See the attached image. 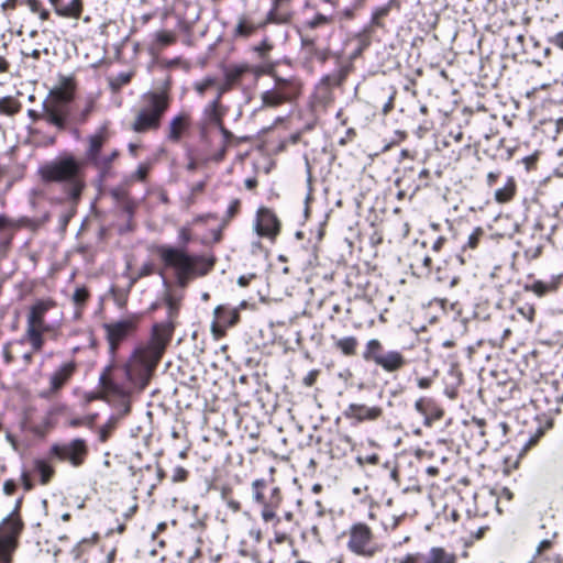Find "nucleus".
Instances as JSON below:
<instances>
[{"mask_svg":"<svg viewBox=\"0 0 563 563\" xmlns=\"http://www.w3.org/2000/svg\"><path fill=\"white\" fill-rule=\"evenodd\" d=\"M174 328L172 321L155 324L148 343L134 350L124 365L125 378L131 386L139 390L146 388L172 339Z\"/></svg>","mask_w":563,"mask_h":563,"instance_id":"nucleus-1","label":"nucleus"},{"mask_svg":"<svg viewBox=\"0 0 563 563\" xmlns=\"http://www.w3.org/2000/svg\"><path fill=\"white\" fill-rule=\"evenodd\" d=\"M158 255L164 264L175 271L177 283L185 287L188 282L207 274L213 266V261L202 256H190L181 249L161 246Z\"/></svg>","mask_w":563,"mask_h":563,"instance_id":"nucleus-2","label":"nucleus"},{"mask_svg":"<svg viewBox=\"0 0 563 563\" xmlns=\"http://www.w3.org/2000/svg\"><path fill=\"white\" fill-rule=\"evenodd\" d=\"M170 97L166 89L148 91L142 96L140 109L132 123L135 132L157 130L169 108Z\"/></svg>","mask_w":563,"mask_h":563,"instance_id":"nucleus-3","label":"nucleus"},{"mask_svg":"<svg viewBox=\"0 0 563 563\" xmlns=\"http://www.w3.org/2000/svg\"><path fill=\"white\" fill-rule=\"evenodd\" d=\"M54 307L53 300H38L31 306L27 312L25 336L34 352L42 350L43 334L54 330V327L45 321L46 313Z\"/></svg>","mask_w":563,"mask_h":563,"instance_id":"nucleus-4","label":"nucleus"},{"mask_svg":"<svg viewBox=\"0 0 563 563\" xmlns=\"http://www.w3.org/2000/svg\"><path fill=\"white\" fill-rule=\"evenodd\" d=\"M82 167L81 161L76 159L73 155H64L45 165L41 173L45 180L73 181L79 177Z\"/></svg>","mask_w":563,"mask_h":563,"instance_id":"nucleus-5","label":"nucleus"},{"mask_svg":"<svg viewBox=\"0 0 563 563\" xmlns=\"http://www.w3.org/2000/svg\"><path fill=\"white\" fill-rule=\"evenodd\" d=\"M347 549L360 556L373 558L380 548L373 541V532L365 523H355L349 530Z\"/></svg>","mask_w":563,"mask_h":563,"instance_id":"nucleus-6","label":"nucleus"},{"mask_svg":"<svg viewBox=\"0 0 563 563\" xmlns=\"http://www.w3.org/2000/svg\"><path fill=\"white\" fill-rule=\"evenodd\" d=\"M137 323L139 317L132 316L103 324L106 339L109 345V353L112 360L114 358L120 344L136 331Z\"/></svg>","mask_w":563,"mask_h":563,"instance_id":"nucleus-7","label":"nucleus"},{"mask_svg":"<svg viewBox=\"0 0 563 563\" xmlns=\"http://www.w3.org/2000/svg\"><path fill=\"white\" fill-rule=\"evenodd\" d=\"M300 93V84L294 79H277L274 88L262 93V107L275 108L289 102Z\"/></svg>","mask_w":563,"mask_h":563,"instance_id":"nucleus-8","label":"nucleus"},{"mask_svg":"<svg viewBox=\"0 0 563 563\" xmlns=\"http://www.w3.org/2000/svg\"><path fill=\"white\" fill-rule=\"evenodd\" d=\"M21 530L22 522L16 517H8L0 523V563H12Z\"/></svg>","mask_w":563,"mask_h":563,"instance_id":"nucleus-9","label":"nucleus"},{"mask_svg":"<svg viewBox=\"0 0 563 563\" xmlns=\"http://www.w3.org/2000/svg\"><path fill=\"white\" fill-rule=\"evenodd\" d=\"M52 452L62 461H68L74 466L82 464L87 455V445L85 440L75 439L68 443L55 444Z\"/></svg>","mask_w":563,"mask_h":563,"instance_id":"nucleus-10","label":"nucleus"},{"mask_svg":"<svg viewBox=\"0 0 563 563\" xmlns=\"http://www.w3.org/2000/svg\"><path fill=\"white\" fill-rule=\"evenodd\" d=\"M213 321L211 323V333L214 339H221L229 327L238 323L240 314L238 309H230L225 306H218L213 310Z\"/></svg>","mask_w":563,"mask_h":563,"instance_id":"nucleus-11","label":"nucleus"},{"mask_svg":"<svg viewBox=\"0 0 563 563\" xmlns=\"http://www.w3.org/2000/svg\"><path fill=\"white\" fill-rule=\"evenodd\" d=\"M114 369L113 360L110 362L108 366L103 368L99 376V387H100V396L99 398L106 400L109 397H126L129 395V390L126 386L118 384L114 382L112 377V372Z\"/></svg>","mask_w":563,"mask_h":563,"instance_id":"nucleus-12","label":"nucleus"},{"mask_svg":"<svg viewBox=\"0 0 563 563\" xmlns=\"http://www.w3.org/2000/svg\"><path fill=\"white\" fill-rule=\"evenodd\" d=\"M383 413V409L378 406L368 407L362 404H351L344 411V417L354 419L357 422L377 420Z\"/></svg>","mask_w":563,"mask_h":563,"instance_id":"nucleus-13","label":"nucleus"},{"mask_svg":"<svg viewBox=\"0 0 563 563\" xmlns=\"http://www.w3.org/2000/svg\"><path fill=\"white\" fill-rule=\"evenodd\" d=\"M255 230L258 235L274 236L279 230V223L276 216L266 208H261L257 212Z\"/></svg>","mask_w":563,"mask_h":563,"instance_id":"nucleus-14","label":"nucleus"},{"mask_svg":"<svg viewBox=\"0 0 563 563\" xmlns=\"http://www.w3.org/2000/svg\"><path fill=\"white\" fill-rule=\"evenodd\" d=\"M189 125L190 114L188 112L181 111L175 115L168 124V140L172 142H178Z\"/></svg>","mask_w":563,"mask_h":563,"instance_id":"nucleus-15","label":"nucleus"},{"mask_svg":"<svg viewBox=\"0 0 563 563\" xmlns=\"http://www.w3.org/2000/svg\"><path fill=\"white\" fill-rule=\"evenodd\" d=\"M76 371V364L74 362L64 363L58 367L51 376L49 384L51 390H59L73 376Z\"/></svg>","mask_w":563,"mask_h":563,"instance_id":"nucleus-16","label":"nucleus"},{"mask_svg":"<svg viewBox=\"0 0 563 563\" xmlns=\"http://www.w3.org/2000/svg\"><path fill=\"white\" fill-rule=\"evenodd\" d=\"M282 504V494L278 487H274L271 492L269 503L262 505L261 516L265 522L275 520L276 523L279 522V518L276 516V510L279 508Z\"/></svg>","mask_w":563,"mask_h":563,"instance_id":"nucleus-17","label":"nucleus"},{"mask_svg":"<svg viewBox=\"0 0 563 563\" xmlns=\"http://www.w3.org/2000/svg\"><path fill=\"white\" fill-rule=\"evenodd\" d=\"M74 90V80L71 78H63L59 87L53 91L49 102L65 107L73 99Z\"/></svg>","mask_w":563,"mask_h":563,"instance_id":"nucleus-18","label":"nucleus"},{"mask_svg":"<svg viewBox=\"0 0 563 563\" xmlns=\"http://www.w3.org/2000/svg\"><path fill=\"white\" fill-rule=\"evenodd\" d=\"M375 364L386 372H395L405 365V358L399 352L390 351L386 354H382L379 358L376 360Z\"/></svg>","mask_w":563,"mask_h":563,"instance_id":"nucleus-19","label":"nucleus"},{"mask_svg":"<svg viewBox=\"0 0 563 563\" xmlns=\"http://www.w3.org/2000/svg\"><path fill=\"white\" fill-rule=\"evenodd\" d=\"M108 135L104 129L99 130L97 133L89 137V146L87 150V157L95 163L99 156L100 151L107 142Z\"/></svg>","mask_w":563,"mask_h":563,"instance_id":"nucleus-20","label":"nucleus"},{"mask_svg":"<svg viewBox=\"0 0 563 563\" xmlns=\"http://www.w3.org/2000/svg\"><path fill=\"white\" fill-rule=\"evenodd\" d=\"M66 114L67 112L63 106L49 102L45 107L46 120L58 128L64 126Z\"/></svg>","mask_w":563,"mask_h":563,"instance_id":"nucleus-21","label":"nucleus"},{"mask_svg":"<svg viewBox=\"0 0 563 563\" xmlns=\"http://www.w3.org/2000/svg\"><path fill=\"white\" fill-rule=\"evenodd\" d=\"M424 563H457L456 555L444 548L433 547L428 553Z\"/></svg>","mask_w":563,"mask_h":563,"instance_id":"nucleus-22","label":"nucleus"},{"mask_svg":"<svg viewBox=\"0 0 563 563\" xmlns=\"http://www.w3.org/2000/svg\"><path fill=\"white\" fill-rule=\"evenodd\" d=\"M562 275H559L558 277L553 278V280L550 284H545L543 282H534L532 285H526L525 289L528 291L534 292L537 296L541 297L545 295L549 291L555 290L558 285L561 283Z\"/></svg>","mask_w":563,"mask_h":563,"instance_id":"nucleus-23","label":"nucleus"},{"mask_svg":"<svg viewBox=\"0 0 563 563\" xmlns=\"http://www.w3.org/2000/svg\"><path fill=\"white\" fill-rule=\"evenodd\" d=\"M82 12L81 0H70L68 4L57 8V14L64 18L78 19Z\"/></svg>","mask_w":563,"mask_h":563,"instance_id":"nucleus-24","label":"nucleus"},{"mask_svg":"<svg viewBox=\"0 0 563 563\" xmlns=\"http://www.w3.org/2000/svg\"><path fill=\"white\" fill-rule=\"evenodd\" d=\"M516 192V184L512 178L508 179L507 184L495 191V200L498 203H506L512 199Z\"/></svg>","mask_w":563,"mask_h":563,"instance_id":"nucleus-25","label":"nucleus"},{"mask_svg":"<svg viewBox=\"0 0 563 563\" xmlns=\"http://www.w3.org/2000/svg\"><path fill=\"white\" fill-rule=\"evenodd\" d=\"M382 351V344L378 340L372 339L367 342L365 351L363 353V357L366 361H373L376 363V360L379 358Z\"/></svg>","mask_w":563,"mask_h":563,"instance_id":"nucleus-26","label":"nucleus"},{"mask_svg":"<svg viewBox=\"0 0 563 563\" xmlns=\"http://www.w3.org/2000/svg\"><path fill=\"white\" fill-rule=\"evenodd\" d=\"M265 488H266V482L264 479H255L252 483L253 499L261 506L269 503V498H266L264 495Z\"/></svg>","mask_w":563,"mask_h":563,"instance_id":"nucleus-27","label":"nucleus"},{"mask_svg":"<svg viewBox=\"0 0 563 563\" xmlns=\"http://www.w3.org/2000/svg\"><path fill=\"white\" fill-rule=\"evenodd\" d=\"M335 346L344 355H354L356 352L357 340L354 336H345V338L339 339L335 342Z\"/></svg>","mask_w":563,"mask_h":563,"instance_id":"nucleus-28","label":"nucleus"},{"mask_svg":"<svg viewBox=\"0 0 563 563\" xmlns=\"http://www.w3.org/2000/svg\"><path fill=\"white\" fill-rule=\"evenodd\" d=\"M119 153L113 150L110 154L100 155L99 158L93 163L103 174H106L112 165V162L118 157Z\"/></svg>","mask_w":563,"mask_h":563,"instance_id":"nucleus-29","label":"nucleus"},{"mask_svg":"<svg viewBox=\"0 0 563 563\" xmlns=\"http://www.w3.org/2000/svg\"><path fill=\"white\" fill-rule=\"evenodd\" d=\"M20 110V104L13 98L5 97L0 99V112L11 115Z\"/></svg>","mask_w":563,"mask_h":563,"instance_id":"nucleus-30","label":"nucleus"},{"mask_svg":"<svg viewBox=\"0 0 563 563\" xmlns=\"http://www.w3.org/2000/svg\"><path fill=\"white\" fill-rule=\"evenodd\" d=\"M219 98L220 95H218L217 99L212 101L210 104H208V107L205 110L208 120L214 124H220L221 113L218 108Z\"/></svg>","mask_w":563,"mask_h":563,"instance_id":"nucleus-31","label":"nucleus"},{"mask_svg":"<svg viewBox=\"0 0 563 563\" xmlns=\"http://www.w3.org/2000/svg\"><path fill=\"white\" fill-rule=\"evenodd\" d=\"M256 30V26L246 20L245 18L240 19L236 27L235 34L240 36H249Z\"/></svg>","mask_w":563,"mask_h":563,"instance_id":"nucleus-32","label":"nucleus"},{"mask_svg":"<svg viewBox=\"0 0 563 563\" xmlns=\"http://www.w3.org/2000/svg\"><path fill=\"white\" fill-rule=\"evenodd\" d=\"M118 419L115 417H111L104 426H102L99 430V439L101 442H106L112 430L115 428Z\"/></svg>","mask_w":563,"mask_h":563,"instance_id":"nucleus-33","label":"nucleus"},{"mask_svg":"<svg viewBox=\"0 0 563 563\" xmlns=\"http://www.w3.org/2000/svg\"><path fill=\"white\" fill-rule=\"evenodd\" d=\"M523 319L528 322L532 323L536 316V308L533 305L525 303L517 308L516 310Z\"/></svg>","mask_w":563,"mask_h":563,"instance_id":"nucleus-34","label":"nucleus"},{"mask_svg":"<svg viewBox=\"0 0 563 563\" xmlns=\"http://www.w3.org/2000/svg\"><path fill=\"white\" fill-rule=\"evenodd\" d=\"M156 41L159 47H165L173 44L176 41V36L173 32L161 31L156 33Z\"/></svg>","mask_w":563,"mask_h":563,"instance_id":"nucleus-35","label":"nucleus"},{"mask_svg":"<svg viewBox=\"0 0 563 563\" xmlns=\"http://www.w3.org/2000/svg\"><path fill=\"white\" fill-rule=\"evenodd\" d=\"M36 470L41 475L42 484H46L53 475V468L45 462L40 461L36 463Z\"/></svg>","mask_w":563,"mask_h":563,"instance_id":"nucleus-36","label":"nucleus"},{"mask_svg":"<svg viewBox=\"0 0 563 563\" xmlns=\"http://www.w3.org/2000/svg\"><path fill=\"white\" fill-rule=\"evenodd\" d=\"M150 165L148 164H140L136 170L131 175L132 180L143 181L148 173Z\"/></svg>","mask_w":563,"mask_h":563,"instance_id":"nucleus-37","label":"nucleus"},{"mask_svg":"<svg viewBox=\"0 0 563 563\" xmlns=\"http://www.w3.org/2000/svg\"><path fill=\"white\" fill-rule=\"evenodd\" d=\"M389 12L388 7L378 8L372 15V24L376 26H382L380 20L386 16Z\"/></svg>","mask_w":563,"mask_h":563,"instance_id":"nucleus-38","label":"nucleus"},{"mask_svg":"<svg viewBox=\"0 0 563 563\" xmlns=\"http://www.w3.org/2000/svg\"><path fill=\"white\" fill-rule=\"evenodd\" d=\"M482 235H483V229L482 228H476L472 232V234L468 236L466 246L470 247V249H475L477 246L478 241H479Z\"/></svg>","mask_w":563,"mask_h":563,"instance_id":"nucleus-39","label":"nucleus"},{"mask_svg":"<svg viewBox=\"0 0 563 563\" xmlns=\"http://www.w3.org/2000/svg\"><path fill=\"white\" fill-rule=\"evenodd\" d=\"M216 84L214 79L206 78L195 85V89L199 95H203L209 88Z\"/></svg>","mask_w":563,"mask_h":563,"instance_id":"nucleus-40","label":"nucleus"},{"mask_svg":"<svg viewBox=\"0 0 563 563\" xmlns=\"http://www.w3.org/2000/svg\"><path fill=\"white\" fill-rule=\"evenodd\" d=\"M88 298V291L86 288H77L73 295V300L76 305L86 302Z\"/></svg>","mask_w":563,"mask_h":563,"instance_id":"nucleus-41","label":"nucleus"},{"mask_svg":"<svg viewBox=\"0 0 563 563\" xmlns=\"http://www.w3.org/2000/svg\"><path fill=\"white\" fill-rule=\"evenodd\" d=\"M188 472L184 467H176L173 472V482H184L187 478Z\"/></svg>","mask_w":563,"mask_h":563,"instance_id":"nucleus-42","label":"nucleus"},{"mask_svg":"<svg viewBox=\"0 0 563 563\" xmlns=\"http://www.w3.org/2000/svg\"><path fill=\"white\" fill-rule=\"evenodd\" d=\"M319 375V371L318 369H312L302 379L303 384L308 387L312 386L316 380H317V377Z\"/></svg>","mask_w":563,"mask_h":563,"instance_id":"nucleus-43","label":"nucleus"},{"mask_svg":"<svg viewBox=\"0 0 563 563\" xmlns=\"http://www.w3.org/2000/svg\"><path fill=\"white\" fill-rule=\"evenodd\" d=\"M242 73H243L242 68H236V69H233V70L229 71L228 76H227L228 81L230 84H234L235 81H238V79L240 78Z\"/></svg>","mask_w":563,"mask_h":563,"instance_id":"nucleus-44","label":"nucleus"},{"mask_svg":"<svg viewBox=\"0 0 563 563\" xmlns=\"http://www.w3.org/2000/svg\"><path fill=\"white\" fill-rule=\"evenodd\" d=\"M239 208H240V201L239 200H233L231 201L229 208H228V216L229 218H233L238 211H239Z\"/></svg>","mask_w":563,"mask_h":563,"instance_id":"nucleus-45","label":"nucleus"},{"mask_svg":"<svg viewBox=\"0 0 563 563\" xmlns=\"http://www.w3.org/2000/svg\"><path fill=\"white\" fill-rule=\"evenodd\" d=\"M73 184V188H71V197L74 199L78 198L79 195H80V191H81V184L78 181V178L76 180H73L70 181Z\"/></svg>","mask_w":563,"mask_h":563,"instance_id":"nucleus-46","label":"nucleus"},{"mask_svg":"<svg viewBox=\"0 0 563 563\" xmlns=\"http://www.w3.org/2000/svg\"><path fill=\"white\" fill-rule=\"evenodd\" d=\"M24 2L33 13L40 12V9L42 8L38 0H24Z\"/></svg>","mask_w":563,"mask_h":563,"instance_id":"nucleus-47","label":"nucleus"},{"mask_svg":"<svg viewBox=\"0 0 563 563\" xmlns=\"http://www.w3.org/2000/svg\"><path fill=\"white\" fill-rule=\"evenodd\" d=\"M3 357L5 360V363H11L14 358V355L11 351V344H7L4 347H3Z\"/></svg>","mask_w":563,"mask_h":563,"instance_id":"nucleus-48","label":"nucleus"},{"mask_svg":"<svg viewBox=\"0 0 563 563\" xmlns=\"http://www.w3.org/2000/svg\"><path fill=\"white\" fill-rule=\"evenodd\" d=\"M327 22H328V19L324 15H318V16H316L313 20H311L309 22V25L311 27H317V26H319V25H321L323 23H327Z\"/></svg>","mask_w":563,"mask_h":563,"instance_id":"nucleus-49","label":"nucleus"},{"mask_svg":"<svg viewBox=\"0 0 563 563\" xmlns=\"http://www.w3.org/2000/svg\"><path fill=\"white\" fill-rule=\"evenodd\" d=\"M551 43L559 48L563 49V31L558 33L554 37L551 38Z\"/></svg>","mask_w":563,"mask_h":563,"instance_id":"nucleus-50","label":"nucleus"},{"mask_svg":"<svg viewBox=\"0 0 563 563\" xmlns=\"http://www.w3.org/2000/svg\"><path fill=\"white\" fill-rule=\"evenodd\" d=\"M419 554H407L398 563H418Z\"/></svg>","mask_w":563,"mask_h":563,"instance_id":"nucleus-51","label":"nucleus"},{"mask_svg":"<svg viewBox=\"0 0 563 563\" xmlns=\"http://www.w3.org/2000/svg\"><path fill=\"white\" fill-rule=\"evenodd\" d=\"M552 545L551 541L550 540H542L538 548H537V554H541L542 552H544L545 550L550 549Z\"/></svg>","mask_w":563,"mask_h":563,"instance_id":"nucleus-52","label":"nucleus"},{"mask_svg":"<svg viewBox=\"0 0 563 563\" xmlns=\"http://www.w3.org/2000/svg\"><path fill=\"white\" fill-rule=\"evenodd\" d=\"M424 404H426V401H424V399H423V398L418 399V400L416 401V404H415V408H416V410H417L419 413L423 415V416H426V415H427V410H426Z\"/></svg>","mask_w":563,"mask_h":563,"instance_id":"nucleus-53","label":"nucleus"},{"mask_svg":"<svg viewBox=\"0 0 563 563\" xmlns=\"http://www.w3.org/2000/svg\"><path fill=\"white\" fill-rule=\"evenodd\" d=\"M166 302H167L168 308H169V316L172 317V316H173V313H174V312L176 311V309H177V303H176V301L174 300V298H173V297H170V296H167V298H166Z\"/></svg>","mask_w":563,"mask_h":563,"instance_id":"nucleus-54","label":"nucleus"},{"mask_svg":"<svg viewBox=\"0 0 563 563\" xmlns=\"http://www.w3.org/2000/svg\"><path fill=\"white\" fill-rule=\"evenodd\" d=\"M5 440L10 443L11 448L14 450V451H18L19 450V445H18V442L15 440V438L11 434V433H7L5 434Z\"/></svg>","mask_w":563,"mask_h":563,"instance_id":"nucleus-55","label":"nucleus"},{"mask_svg":"<svg viewBox=\"0 0 563 563\" xmlns=\"http://www.w3.org/2000/svg\"><path fill=\"white\" fill-rule=\"evenodd\" d=\"M430 385H431V379L429 377H421V378L418 379V386L421 389L429 388Z\"/></svg>","mask_w":563,"mask_h":563,"instance_id":"nucleus-56","label":"nucleus"},{"mask_svg":"<svg viewBox=\"0 0 563 563\" xmlns=\"http://www.w3.org/2000/svg\"><path fill=\"white\" fill-rule=\"evenodd\" d=\"M152 272H153V265L147 263L142 266L139 276H146V275H150Z\"/></svg>","mask_w":563,"mask_h":563,"instance_id":"nucleus-57","label":"nucleus"},{"mask_svg":"<svg viewBox=\"0 0 563 563\" xmlns=\"http://www.w3.org/2000/svg\"><path fill=\"white\" fill-rule=\"evenodd\" d=\"M287 540V536L284 532H275V542L278 544L284 543Z\"/></svg>","mask_w":563,"mask_h":563,"instance_id":"nucleus-58","label":"nucleus"},{"mask_svg":"<svg viewBox=\"0 0 563 563\" xmlns=\"http://www.w3.org/2000/svg\"><path fill=\"white\" fill-rule=\"evenodd\" d=\"M14 487H15L14 483L5 482L4 486H3L4 493L7 495H11L13 493V490H14Z\"/></svg>","mask_w":563,"mask_h":563,"instance_id":"nucleus-59","label":"nucleus"},{"mask_svg":"<svg viewBox=\"0 0 563 563\" xmlns=\"http://www.w3.org/2000/svg\"><path fill=\"white\" fill-rule=\"evenodd\" d=\"M498 178V173L490 172L487 174V183L489 186H492L496 179Z\"/></svg>","mask_w":563,"mask_h":563,"instance_id":"nucleus-60","label":"nucleus"},{"mask_svg":"<svg viewBox=\"0 0 563 563\" xmlns=\"http://www.w3.org/2000/svg\"><path fill=\"white\" fill-rule=\"evenodd\" d=\"M15 2H16V0H5L2 3L3 10L14 9L15 8Z\"/></svg>","mask_w":563,"mask_h":563,"instance_id":"nucleus-61","label":"nucleus"},{"mask_svg":"<svg viewBox=\"0 0 563 563\" xmlns=\"http://www.w3.org/2000/svg\"><path fill=\"white\" fill-rule=\"evenodd\" d=\"M179 236H180V239L184 242H187V241L190 240V234H189V231L187 229H181L180 232H179Z\"/></svg>","mask_w":563,"mask_h":563,"instance_id":"nucleus-62","label":"nucleus"},{"mask_svg":"<svg viewBox=\"0 0 563 563\" xmlns=\"http://www.w3.org/2000/svg\"><path fill=\"white\" fill-rule=\"evenodd\" d=\"M38 15H40V19L45 21L48 19V11L44 10V9H40V12H36Z\"/></svg>","mask_w":563,"mask_h":563,"instance_id":"nucleus-63","label":"nucleus"},{"mask_svg":"<svg viewBox=\"0 0 563 563\" xmlns=\"http://www.w3.org/2000/svg\"><path fill=\"white\" fill-rule=\"evenodd\" d=\"M238 284L242 287H245L247 284H249V278L245 277V276H241L239 279H238Z\"/></svg>","mask_w":563,"mask_h":563,"instance_id":"nucleus-64","label":"nucleus"}]
</instances>
